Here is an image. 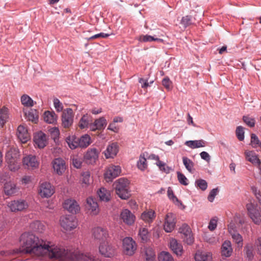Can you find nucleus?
<instances>
[{
	"label": "nucleus",
	"instance_id": "8",
	"mask_svg": "<svg viewBox=\"0 0 261 261\" xmlns=\"http://www.w3.org/2000/svg\"><path fill=\"white\" fill-rule=\"evenodd\" d=\"M123 248L126 255H132L136 250L137 245L132 238L126 237L123 240Z\"/></svg>",
	"mask_w": 261,
	"mask_h": 261
},
{
	"label": "nucleus",
	"instance_id": "34",
	"mask_svg": "<svg viewBox=\"0 0 261 261\" xmlns=\"http://www.w3.org/2000/svg\"><path fill=\"white\" fill-rule=\"evenodd\" d=\"M69 148L71 149H74L79 147V138L74 136H69L66 139Z\"/></svg>",
	"mask_w": 261,
	"mask_h": 261
},
{
	"label": "nucleus",
	"instance_id": "44",
	"mask_svg": "<svg viewBox=\"0 0 261 261\" xmlns=\"http://www.w3.org/2000/svg\"><path fill=\"white\" fill-rule=\"evenodd\" d=\"M139 236L143 242H147L149 240L148 230L145 228H141L139 231Z\"/></svg>",
	"mask_w": 261,
	"mask_h": 261
},
{
	"label": "nucleus",
	"instance_id": "43",
	"mask_svg": "<svg viewBox=\"0 0 261 261\" xmlns=\"http://www.w3.org/2000/svg\"><path fill=\"white\" fill-rule=\"evenodd\" d=\"M159 261H174L172 256L168 252L163 251L158 256Z\"/></svg>",
	"mask_w": 261,
	"mask_h": 261
},
{
	"label": "nucleus",
	"instance_id": "33",
	"mask_svg": "<svg viewBox=\"0 0 261 261\" xmlns=\"http://www.w3.org/2000/svg\"><path fill=\"white\" fill-rule=\"evenodd\" d=\"M97 194L101 201L107 202L110 200V193L104 188H100L97 192Z\"/></svg>",
	"mask_w": 261,
	"mask_h": 261
},
{
	"label": "nucleus",
	"instance_id": "5",
	"mask_svg": "<svg viewBox=\"0 0 261 261\" xmlns=\"http://www.w3.org/2000/svg\"><path fill=\"white\" fill-rule=\"evenodd\" d=\"M121 168L119 166L114 165H110L106 169L105 173V178L107 181H111L121 173Z\"/></svg>",
	"mask_w": 261,
	"mask_h": 261
},
{
	"label": "nucleus",
	"instance_id": "21",
	"mask_svg": "<svg viewBox=\"0 0 261 261\" xmlns=\"http://www.w3.org/2000/svg\"><path fill=\"white\" fill-rule=\"evenodd\" d=\"M120 217L123 221L127 225H132L135 222V216L127 209L122 211Z\"/></svg>",
	"mask_w": 261,
	"mask_h": 261
},
{
	"label": "nucleus",
	"instance_id": "1",
	"mask_svg": "<svg viewBox=\"0 0 261 261\" xmlns=\"http://www.w3.org/2000/svg\"><path fill=\"white\" fill-rule=\"evenodd\" d=\"M129 184V181L124 178H119L114 184L116 194L122 199H127L130 196Z\"/></svg>",
	"mask_w": 261,
	"mask_h": 261
},
{
	"label": "nucleus",
	"instance_id": "6",
	"mask_svg": "<svg viewBox=\"0 0 261 261\" xmlns=\"http://www.w3.org/2000/svg\"><path fill=\"white\" fill-rule=\"evenodd\" d=\"M8 207L13 212L22 211L28 208V202L23 199L11 201L8 204Z\"/></svg>",
	"mask_w": 261,
	"mask_h": 261
},
{
	"label": "nucleus",
	"instance_id": "29",
	"mask_svg": "<svg viewBox=\"0 0 261 261\" xmlns=\"http://www.w3.org/2000/svg\"><path fill=\"white\" fill-rule=\"evenodd\" d=\"M185 144L192 149L203 147L206 146V142L203 140L187 141Z\"/></svg>",
	"mask_w": 261,
	"mask_h": 261
},
{
	"label": "nucleus",
	"instance_id": "22",
	"mask_svg": "<svg viewBox=\"0 0 261 261\" xmlns=\"http://www.w3.org/2000/svg\"><path fill=\"white\" fill-rule=\"evenodd\" d=\"M107 124V122L106 119L104 117H101L96 119L94 123L91 124L90 129L92 131H94L96 129H103L106 126Z\"/></svg>",
	"mask_w": 261,
	"mask_h": 261
},
{
	"label": "nucleus",
	"instance_id": "7",
	"mask_svg": "<svg viewBox=\"0 0 261 261\" xmlns=\"http://www.w3.org/2000/svg\"><path fill=\"white\" fill-rule=\"evenodd\" d=\"M100 254L106 257H112L115 254V249L107 242H101L99 246Z\"/></svg>",
	"mask_w": 261,
	"mask_h": 261
},
{
	"label": "nucleus",
	"instance_id": "59",
	"mask_svg": "<svg viewBox=\"0 0 261 261\" xmlns=\"http://www.w3.org/2000/svg\"><path fill=\"white\" fill-rule=\"evenodd\" d=\"M192 17L191 16H186L182 18L181 23L185 27H187L192 24Z\"/></svg>",
	"mask_w": 261,
	"mask_h": 261
},
{
	"label": "nucleus",
	"instance_id": "36",
	"mask_svg": "<svg viewBox=\"0 0 261 261\" xmlns=\"http://www.w3.org/2000/svg\"><path fill=\"white\" fill-rule=\"evenodd\" d=\"M21 104L25 107L30 108L34 106L33 100L28 95L23 94L20 98Z\"/></svg>",
	"mask_w": 261,
	"mask_h": 261
},
{
	"label": "nucleus",
	"instance_id": "10",
	"mask_svg": "<svg viewBox=\"0 0 261 261\" xmlns=\"http://www.w3.org/2000/svg\"><path fill=\"white\" fill-rule=\"evenodd\" d=\"M54 172L59 175H62L65 171L67 166L65 161L62 158H56L52 162Z\"/></svg>",
	"mask_w": 261,
	"mask_h": 261
},
{
	"label": "nucleus",
	"instance_id": "3",
	"mask_svg": "<svg viewBox=\"0 0 261 261\" xmlns=\"http://www.w3.org/2000/svg\"><path fill=\"white\" fill-rule=\"evenodd\" d=\"M60 225L66 230L70 231L77 226V220L73 215H66L61 217Z\"/></svg>",
	"mask_w": 261,
	"mask_h": 261
},
{
	"label": "nucleus",
	"instance_id": "57",
	"mask_svg": "<svg viewBox=\"0 0 261 261\" xmlns=\"http://www.w3.org/2000/svg\"><path fill=\"white\" fill-rule=\"evenodd\" d=\"M53 102H54V107L58 112H60L63 111V104L60 101V100L58 98H54V100H53Z\"/></svg>",
	"mask_w": 261,
	"mask_h": 261
},
{
	"label": "nucleus",
	"instance_id": "46",
	"mask_svg": "<svg viewBox=\"0 0 261 261\" xmlns=\"http://www.w3.org/2000/svg\"><path fill=\"white\" fill-rule=\"evenodd\" d=\"M72 165L76 168H80L82 166L83 159L77 155H73L71 157Z\"/></svg>",
	"mask_w": 261,
	"mask_h": 261
},
{
	"label": "nucleus",
	"instance_id": "38",
	"mask_svg": "<svg viewBox=\"0 0 261 261\" xmlns=\"http://www.w3.org/2000/svg\"><path fill=\"white\" fill-rule=\"evenodd\" d=\"M147 166L145 154L143 153L140 155L139 160L137 162V167L140 170L144 171L147 169Z\"/></svg>",
	"mask_w": 261,
	"mask_h": 261
},
{
	"label": "nucleus",
	"instance_id": "40",
	"mask_svg": "<svg viewBox=\"0 0 261 261\" xmlns=\"http://www.w3.org/2000/svg\"><path fill=\"white\" fill-rule=\"evenodd\" d=\"M25 115L27 119L35 123H36L38 119V115L36 110H31L28 113L25 112Z\"/></svg>",
	"mask_w": 261,
	"mask_h": 261
},
{
	"label": "nucleus",
	"instance_id": "11",
	"mask_svg": "<svg viewBox=\"0 0 261 261\" xmlns=\"http://www.w3.org/2000/svg\"><path fill=\"white\" fill-rule=\"evenodd\" d=\"M119 151V146L117 142L110 143L103 153L106 159H113Z\"/></svg>",
	"mask_w": 261,
	"mask_h": 261
},
{
	"label": "nucleus",
	"instance_id": "16",
	"mask_svg": "<svg viewBox=\"0 0 261 261\" xmlns=\"http://www.w3.org/2000/svg\"><path fill=\"white\" fill-rule=\"evenodd\" d=\"M17 136L18 138L22 143H25L30 139V136L27 128L20 125L17 128Z\"/></svg>",
	"mask_w": 261,
	"mask_h": 261
},
{
	"label": "nucleus",
	"instance_id": "62",
	"mask_svg": "<svg viewBox=\"0 0 261 261\" xmlns=\"http://www.w3.org/2000/svg\"><path fill=\"white\" fill-rule=\"evenodd\" d=\"M182 239L184 242L187 243L188 245H191L194 242V237L192 232L190 233V235L187 236L182 237Z\"/></svg>",
	"mask_w": 261,
	"mask_h": 261
},
{
	"label": "nucleus",
	"instance_id": "18",
	"mask_svg": "<svg viewBox=\"0 0 261 261\" xmlns=\"http://www.w3.org/2000/svg\"><path fill=\"white\" fill-rule=\"evenodd\" d=\"M195 261H213V255L211 252L198 250L195 254Z\"/></svg>",
	"mask_w": 261,
	"mask_h": 261
},
{
	"label": "nucleus",
	"instance_id": "58",
	"mask_svg": "<svg viewBox=\"0 0 261 261\" xmlns=\"http://www.w3.org/2000/svg\"><path fill=\"white\" fill-rule=\"evenodd\" d=\"M244 122L249 126L253 127L255 125V120L253 118L245 116L243 118Z\"/></svg>",
	"mask_w": 261,
	"mask_h": 261
},
{
	"label": "nucleus",
	"instance_id": "39",
	"mask_svg": "<svg viewBox=\"0 0 261 261\" xmlns=\"http://www.w3.org/2000/svg\"><path fill=\"white\" fill-rule=\"evenodd\" d=\"M233 241L237 245V247L242 248L243 246V238L237 231L230 233Z\"/></svg>",
	"mask_w": 261,
	"mask_h": 261
},
{
	"label": "nucleus",
	"instance_id": "37",
	"mask_svg": "<svg viewBox=\"0 0 261 261\" xmlns=\"http://www.w3.org/2000/svg\"><path fill=\"white\" fill-rule=\"evenodd\" d=\"M31 228L36 232L41 233L45 229L44 224L39 221H36L30 224Z\"/></svg>",
	"mask_w": 261,
	"mask_h": 261
},
{
	"label": "nucleus",
	"instance_id": "60",
	"mask_svg": "<svg viewBox=\"0 0 261 261\" xmlns=\"http://www.w3.org/2000/svg\"><path fill=\"white\" fill-rule=\"evenodd\" d=\"M217 226V219L216 217L212 218L209 223L208 228V229L211 230L213 231L214 230Z\"/></svg>",
	"mask_w": 261,
	"mask_h": 261
},
{
	"label": "nucleus",
	"instance_id": "64",
	"mask_svg": "<svg viewBox=\"0 0 261 261\" xmlns=\"http://www.w3.org/2000/svg\"><path fill=\"white\" fill-rule=\"evenodd\" d=\"M255 247H256L257 253L261 255V237H259L255 241Z\"/></svg>",
	"mask_w": 261,
	"mask_h": 261
},
{
	"label": "nucleus",
	"instance_id": "26",
	"mask_svg": "<svg viewBox=\"0 0 261 261\" xmlns=\"http://www.w3.org/2000/svg\"><path fill=\"white\" fill-rule=\"evenodd\" d=\"M232 248L230 241H225L221 247V254L222 256L229 257L232 253Z\"/></svg>",
	"mask_w": 261,
	"mask_h": 261
},
{
	"label": "nucleus",
	"instance_id": "45",
	"mask_svg": "<svg viewBox=\"0 0 261 261\" xmlns=\"http://www.w3.org/2000/svg\"><path fill=\"white\" fill-rule=\"evenodd\" d=\"M183 164L185 165L186 168L190 172H192L194 167V164L192 160L188 158L187 157H182Z\"/></svg>",
	"mask_w": 261,
	"mask_h": 261
},
{
	"label": "nucleus",
	"instance_id": "9",
	"mask_svg": "<svg viewBox=\"0 0 261 261\" xmlns=\"http://www.w3.org/2000/svg\"><path fill=\"white\" fill-rule=\"evenodd\" d=\"M175 224V216L171 213L167 214L164 223V229L165 231L167 232H171L174 230Z\"/></svg>",
	"mask_w": 261,
	"mask_h": 261
},
{
	"label": "nucleus",
	"instance_id": "19",
	"mask_svg": "<svg viewBox=\"0 0 261 261\" xmlns=\"http://www.w3.org/2000/svg\"><path fill=\"white\" fill-rule=\"evenodd\" d=\"M34 141L39 148H43L47 144L46 136L44 133L39 132L35 134Z\"/></svg>",
	"mask_w": 261,
	"mask_h": 261
},
{
	"label": "nucleus",
	"instance_id": "49",
	"mask_svg": "<svg viewBox=\"0 0 261 261\" xmlns=\"http://www.w3.org/2000/svg\"><path fill=\"white\" fill-rule=\"evenodd\" d=\"M247 257L249 259H252L254 256L253 248L251 245H247L244 247Z\"/></svg>",
	"mask_w": 261,
	"mask_h": 261
},
{
	"label": "nucleus",
	"instance_id": "14",
	"mask_svg": "<svg viewBox=\"0 0 261 261\" xmlns=\"http://www.w3.org/2000/svg\"><path fill=\"white\" fill-rule=\"evenodd\" d=\"M98 158V152L96 149H88L84 156V161L88 164H93L95 163Z\"/></svg>",
	"mask_w": 261,
	"mask_h": 261
},
{
	"label": "nucleus",
	"instance_id": "17",
	"mask_svg": "<svg viewBox=\"0 0 261 261\" xmlns=\"http://www.w3.org/2000/svg\"><path fill=\"white\" fill-rule=\"evenodd\" d=\"M93 236L95 239L103 242L106 240L108 233L106 229L98 227L93 229Z\"/></svg>",
	"mask_w": 261,
	"mask_h": 261
},
{
	"label": "nucleus",
	"instance_id": "55",
	"mask_svg": "<svg viewBox=\"0 0 261 261\" xmlns=\"http://www.w3.org/2000/svg\"><path fill=\"white\" fill-rule=\"evenodd\" d=\"M195 184L197 187H199L202 191L205 190L207 187V184L204 179H198L196 181Z\"/></svg>",
	"mask_w": 261,
	"mask_h": 261
},
{
	"label": "nucleus",
	"instance_id": "53",
	"mask_svg": "<svg viewBox=\"0 0 261 261\" xmlns=\"http://www.w3.org/2000/svg\"><path fill=\"white\" fill-rule=\"evenodd\" d=\"M82 181L83 184L86 185L90 184V174L89 171H85L82 174Z\"/></svg>",
	"mask_w": 261,
	"mask_h": 261
},
{
	"label": "nucleus",
	"instance_id": "42",
	"mask_svg": "<svg viewBox=\"0 0 261 261\" xmlns=\"http://www.w3.org/2000/svg\"><path fill=\"white\" fill-rule=\"evenodd\" d=\"M139 40L141 42H151L152 41H156L158 42H162L163 40L160 38H154L153 36L146 35H142L140 36Z\"/></svg>",
	"mask_w": 261,
	"mask_h": 261
},
{
	"label": "nucleus",
	"instance_id": "15",
	"mask_svg": "<svg viewBox=\"0 0 261 261\" xmlns=\"http://www.w3.org/2000/svg\"><path fill=\"white\" fill-rule=\"evenodd\" d=\"M64 207L72 214H76L80 211L77 202L73 199H67L64 203Z\"/></svg>",
	"mask_w": 261,
	"mask_h": 261
},
{
	"label": "nucleus",
	"instance_id": "51",
	"mask_svg": "<svg viewBox=\"0 0 261 261\" xmlns=\"http://www.w3.org/2000/svg\"><path fill=\"white\" fill-rule=\"evenodd\" d=\"M203 239L206 242L211 244H215L218 242V239L216 237L208 233L204 234Z\"/></svg>",
	"mask_w": 261,
	"mask_h": 261
},
{
	"label": "nucleus",
	"instance_id": "27",
	"mask_svg": "<svg viewBox=\"0 0 261 261\" xmlns=\"http://www.w3.org/2000/svg\"><path fill=\"white\" fill-rule=\"evenodd\" d=\"M19 152L17 148H10L6 153V160L7 161L18 160Z\"/></svg>",
	"mask_w": 261,
	"mask_h": 261
},
{
	"label": "nucleus",
	"instance_id": "24",
	"mask_svg": "<svg viewBox=\"0 0 261 261\" xmlns=\"http://www.w3.org/2000/svg\"><path fill=\"white\" fill-rule=\"evenodd\" d=\"M86 206L92 215H97L99 212L98 204L92 198L89 197L87 199Z\"/></svg>",
	"mask_w": 261,
	"mask_h": 261
},
{
	"label": "nucleus",
	"instance_id": "23",
	"mask_svg": "<svg viewBox=\"0 0 261 261\" xmlns=\"http://www.w3.org/2000/svg\"><path fill=\"white\" fill-rule=\"evenodd\" d=\"M4 189L5 194L8 196L13 195L17 193L18 191V188L16 187V184L12 181L5 183Z\"/></svg>",
	"mask_w": 261,
	"mask_h": 261
},
{
	"label": "nucleus",
	"instance_id": "20",
	"mask_svg": "<svg viewBox=\"0 0 261 261\" xmlns=\"http://www.w3.org/2000/svg\"><path fill=\"white\" fill-rule=\"evenodd\" d=\"M170 247L177 256H181L184 252L182 245L174 239L170 240Z\"/></svg>",
	"mask_w": 261,
	"mask_h": 261
},
{
	"label": "nucleus",
	"instance_id": "54",
	"mask_svg": "<svg viewBox=\"0 0 261 261\" xmlns=\"http://www.w3.org/2000/svg\"><path fill=\"white\" fill-rule=\"evenodd\" d=\"M236 135L238 139L240 141H243L244 139V128L241 126H239L237 127L236 130Z\"/></svg>",
	"mask_w": 261,
	"mask_h": 261
},
{
	"label": "nucleus",
	"instance_id": "32",
	"mask_svg": "<svg viewBox=\"0 0 261 261\" xmlns=\"http://www.w3.org/2000/svg\"><path fill=\"white\" fill-rule=\"evenodd\" d=\"M246 159L253 164L259 165L260 161L255 153L252 151H245Z\"/></svg>",
	"mask_w": 261,
	"mask_h": 261
},
{
	"label": "nucleus",
	"instance_id": "52",
	"mask_svg": "<svg viewBox=\"0 0 261 261\" xmlns=\"http://www.w3.org/2000/svg\"><path fill=\"white\" fill-rule=\"evenodd\" d=\"M48 132L50 133L51 138L56 141L60 135V132L58 127H51L48 129Z\"/></svg>",
	"mask_w": 261,
	"mask_h": 261
},
{
	"label": "nucleus",
	"instance_id": "63",
	"mask_svg": "<svg viewBox=\"0 0 261 261\" xmlns=\"http://www.w3.org/2000/svg\"><path fill=\"white\" fill-rule=\"evenodd\" d=\"M163 85L167 89H171L172 82L168 77L164 78L162 81Z\"/></svg>",
	"mask_w": 261,
	"mask_h": 261
},
{
	"label": "nucleus",
	"instance_id": "41",
	"mask_svg": "<svg viewBox=\"0 0 261 261\" xmlns=\"http://www.w3.org/2000/svg\"><path fill=\"white\" fill-rule=\"evenodd\" d=\"M8 109L4 107L0 110V123L3 125L8 119Z\"/></svg>",
	"mask_w": 261,
	"mask_h": 261
},
{
	"label": "nucleus",
	"instance_id": "25",
	"mask_svg": "<svg viewBox=\"0 0 261 261\" xmlns=\"http://www.w3.org/2000/svg\"><path fill=\"white\" fill-rule=\"evenodd\" d=\"M142 250L146 261H155V252L152 247L145 246Z\"/></svg>",
	"mask_w": 261,
	"mask_h": 261
},
{
	"label": "nucleus",
	"instance_id": "50",
	"mask_svg": "<svg viewBox=\"0 0 261 261\" xmlns=\"http://www.w3.org/2000/svg\"><path fill=\"white\" fill-rule=\"evenodd\" d=\"M251 145L254 148H256L258 146L261 147V143L259 142L257 136L254 134H252L251 135Z\"/></svg>",
	"mask_w": 261,
	"mask_h": 261
},
{
	"label": "nucleus",
	"instance_id": "12",
	"mask_svg": "<svg viewBox=\"0 0 261 261\" xmlns=\"http://www.w3.org/2000/svg\"><path fill=\"white\" fill-rule=\"evenodd\" d=\"M55 192L54 187L47 182L41 184L39 188V194L42 197H49Z\"/></svg>",
	"mask_w": 261,
	"mask_h": 261
},
{
	"label": "nucleus",
	"instance_id": "61",
	"mask_svg": "<svg viewBox=\"0 0 261 261\" xmlns=\"http://www.w3.org/2000/svg\"><path fill=\"white\" fill-rule=\"evenodd\" d=\"M218 192V189H213L210 192L207 197V199L210 202H213L215 199V196L217 195Z\"/></svg>",
	"mask_w": 261,
	"mask_h": 261
},
{
	"label": "nucleus",
	"instance_id": "35",
	"mask_svg": "<svg viewBox=\"0 0 261 261\" xmlns=\"http://www.w3.org/2000/svg\"><path fill=\"white\" fill-rule=\"evenodd\" d=\"M79 147L81 148H86L91 143V138L88 135L82 136L81 138H79Z\"/></svg>",
	"mask_w": 261,
	"mask_h": 261
},
{
	"label": "nucleus",
	"instance_id": "48",
	"mask_svg": "<svg viewBox=\"0 0 261 261\" xmlns=\"http://www.w3.org/2000/svg\"><path fill=\"white\" fill-rule=\"evenodd\" d=\"M179 232L181 234V237L187 236L190 235V233L192 232L191 229L190 227L186 225H182L179 229Z\"/></svg>",
	"mask_w": 261,
	"mask_h": 261
},
{
	"label": "nucleus",
	"instance_id": "56",
	"mask_svg": "<svg viewBox=\"0 0 261 261\" xmlns=\"http://www.w3.org/2000/svg\"><path fill=\"white\" fill-rule=\"evenodd\" d=\"M177 178L179 182L185 186H187L188 185V180L185 175L180 172H177Z\"/></svg>",
	"mask_w": 261,
	"mask_h": 261
},
{
	"label": "nucleus",
	"instance_id": "2",
	"mask_svg": "<svg viewBox=\"0 0 261 261\" xmlns=\"http://www.w3.org/2000/svg\"><path fill=\"white\" fill-rule=\"evenodd\" d=\"M246 208L253 222L256 224H259L261 222L260 204L250 202L246 205Z\"/></svg>",
	"mask_w": 261,
	"mask_h": 261
},
{
	"label": "nucleus",
	"instance_id": "28",
	"mask_svg": "<svg viewBox=\"0 0 261 261\" xmlns=\"http://www.w3.org/2000/svg\"><path fill=\"white\" fill-rule=\"evenodd\" d=\"M92 117L88 114L84 115L80 119L79 126L81 129L87 128L92 123Z\"/></svg>",
	"mask_w": 261,
	"mask_h": 261
},
{
	"label": "nucleus",
	"instance_id": "47",
	"mask_svg": "<svg viewBox=\"0 0 261 261\" xmlns=\"http://www.w3.org/2000/svg\"><path fill=\"white\" fill-rule=\"evenodd\" d=\"M7 162L9 169L12 171H15L20 168L19 163L17 160L7 161Z\"/></svg>",
	"mask_w": 261,
	"mask_h": 261
},
{
	"label": "nucleus",
	"instance_id": "13",
	"mask_svg": "<svg viewBox=\"0 0 261 261\" xmlns=\"http://www.w3.org/2000/svg\"><path fill=\"white\" fill-rule=\"evenodd\" d=\"M23 165L28 169H35L38 167L39 162L36 157L33 155H28L23 157L22 160Z\"/></svg>",
	"mask_w": 261,
	"mask_h": 261
},
{
	"label": "nucleus",
	"instance_id": "31",
	"mask_svg": "<svg viewBox=\"0 0 261 261\" xmlns=\"http://www.w3.org/2000/svg\"><path fill=\"white\" fill-rule=\"evenodd\" d=\"M57 115L54 112L46 111L44 113V120L48 123H54L57 120Z\"/></svg>",
	"mask_w": 261,
	"mask_h": 261
},
{
	"label": "nucleus",
	"instance_id": "30",
	"mask_svg": "<svg viewBox=\"0 0 261 261\" xmlns=\"http://www.w3.org/2000/svg\"><path fill=\"white\" fill-rule=\"evenodd\" d=\"M141 219L146 222L151 223L155 218V213L152 210L144 212L141 215Z\"/></svg>",
	"mask_w": 261,
	"mask_h": 261
},
{
	"label": "nucleus",
	"instance_id": "4",
	"mask_svg": "<svg viewBox=\"0 0 261 261\" xmlns=\"http://www.w3.org/2000/svg\"><path fill=\"white\" fill-rule=\"evenodd\" d=\"M74 114L70 108H67L63 111L61 120L62 125L64 128H69L73 122Z\"/></svg>",
	"mask_w": 261,
	"mask_h": 261
}]
</instances>
